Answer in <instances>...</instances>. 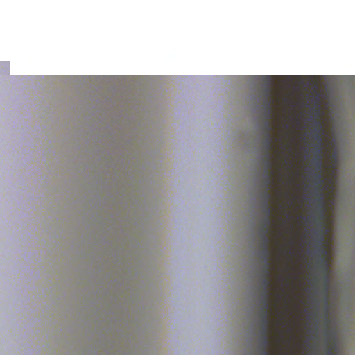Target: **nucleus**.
<instances>
[{"mask_svg": "<svg viewBox=\"0 0 355 355\" xmlns=\"http://www.w3.org/2000/svg\"><path fill=\"white\" fill-rule=\"evenodd\" d=\"M320 243H322V241H323V239H322V237H320Z\"/></svg>", "mask_w": 355, "mask_h": 355, "instance_id": "nucleus-16", "label": "nucleus"}, {"mask_svg": "<svg viewBox=\"0 0 355 355\" xmlns=\"http://www.w3.org/2000/svg\"><path fill=\"white\" fill-rule=\"evenodd\" d=\"M270 250L268 248H262L261 251V257L263 260L264 261V268H266V275H268L270 274Z\"/></svg>", "mask_w": 355, "mask_h": 355, "instance_id": "nucleus-7", "label": "nucleus"}, {"mask_svg": "<svg viewBox=\"0 0 355 355\" xmlns=\"http://www.w3.org/2000/svg\"><path fill=\"white\" fill-rule=\"evenodd\" d=\"M269 233L260 232V236L262 239L261 247L262 248H268L270 239L268 236Z\"/></svg>", "mask_w": 355, "mask_h": 355, "instance_id": "nucleus-10", "label": "nucleus"}, {"mask_svg": "<svg viewBox=\"0 0 355 355\" xmlns=\"http://www.w3.org/2000/svg\"><path fill=\"white\" fill-rule=\"evenodd\" d=\"M264 213L266 214V218L262 223V227L260 230V232L269 233L270 227V225H271L270 216H271L272 213L268 215L266 212H264Z\"/></svg>", "mask_w": 355, "mask_h": 355, "instance_id": "nucleus-8", "label": "nucleus"}, {"mask_svg": "<svg viewBox=\"0 0 355 355\" xmlns=\"http://www.w3.org/2000/svg\"><path fill=\"white\" fill-rule=\"evenodd\" d=\"M263 292H262V303L266 304L270 303V295L268 292V289L271 286V282L270 280V276L271 275V269L270 268V274L268 275H266V268H263Z\"/></svg>", "mask_w": 355, "mask_h": 355, "instance_id": "nucleus-5", "label": "nucleus"}, {"mask_svg": "<svg viewBox=\"0 0 355 355\" xmlns=\"http://www.w3.org/2000/svg\"><path fill=\"white\" fill-rule=\"evenodd\" d=\"M272 170L268 171L266 169V180L264 182V187L266 191L263 194V209L264 212H266L268 215L272 213V209L270 206V200L272 199V196L270 193L269 191L272 187L273 181L272 179Z\"/></svg>", "mask_w": 355, "mask_h": 355, "instance_id": "nucleus-3", "label": "nucleus"}, {"mask_svg": "<svg viewBox=\"0 0 355 355\" xmlns=\"http://www.w3.org/2000/svg\"><path fill=\"white\" fill-rule=\"evenodd\" d=\"M262 305L261 332L269 333V324L270 322L269 318L270 303H267V305L262 303Z\"/></svg>", "mask_w": 355, "mask_h": 355, "instance_id": "nucleus-6", "label": "nucleus"}, {"mask_svg": "<svg viewBox=\"0 0 355 355\" xmlns=\"http://www.w3.org/2000/svg\"><path fill=\"white\" fill-rule=\"evenodd\" d=\"M319 252L322 255H324L325 254V251L322 248H320Z\"/></svg>", "mask_w": 355, "mask_h": 355, "instance_id": "nucleus-13", "label": "nucleus"}, {"mask_svg": "<svg viewBox=\"0 0 355 355\" xmlns=\"http://www.w3.org/2000/svg\"><path fill=\"white\" fill-rule=\"evenodd\" d=\"M315 140H317L319 144L315 148V156L313 158V161L316 165L318 174L315 180V184L319 189V196L318 198V207L321 211V218H322L324 211V196L321 192L322 187L324 184V180L321 176V170L322 167V146L321 143L322 139L319 134H317L315 136Z\"/></svg>", "mask_w": 355, "mask_h": 355, "instance_id": "nucleus-1", "label": "nucleus"}, {"mask_svg": "<svg viewBox=\"0 0 355 355\" xmlns=\"http://www.w3.org/2000/svg\"><path fill=\"white\" fill-rule=\"evenodd\" d=\"M261 355H269V353H268V350H265L264 352H261Z\"/></svg>", "mask_w": 355, "mask_h": 355, "instance_id": "nucleus-14", "label": "nucleus"}, {"mask_svg": "<svg viewBox=\"0 0 355 355\" xmlns=\"http://www.w3.org/2000/svg\"><path fill=\"white\" fill-rule=\"evenodd\" d=\"M327 355H332V353L330 350H328Z\"/></svg>", "mask_w": 355, "mask_h": 355, "instance_id": "nucleus-15", "label": "nucleus"}, {"mask_svg": "<svg viewBox=\"0 0 355 355\" xmlns=\"http://www.w3.org/2000/svg\"><path fill=\"white\" fill-rule=\"evenodd\" d=\"M319 263L323 267L324 272L327 273L329 269L327 261L324 258H322L320 260Z\"/></svg>", "mask_w": 355, "mask_h": 355, "instance_id": "nucleus-11", "label": "nucleus"}, {"mask_svg": "<svg viewBox=\"0 0 355 355\" xmlns=\"http://www.w3.org/2000/svg\"><path fill=\"white\" fill-rule=\"evenodd\" d=\"M273 138L270 136L269 132L267 133L266 138L264 141V146L266 148V153L264 155L266 169L268 171L272 170L273 163L271 159L270 151L272 148Z\"/></svg>", "mask_w": 355, "mask_h": 355, "instance_id": "nucleus-4", "label": "nucleus"}, {"mask_svg": "<svg viewBox=\"0 0 355 355\" xmlns=\"http://www.w3.org/2000/svg\"><path fill=\"white\" fill-rule=\"evenodd\" d=\"M266 105L268 110H270V103L268 101H266Z\"/></svg>", "mask_w": 355, "mask_h": 355, "instance_id": "nucleus-12", "label": "nucleus"}, {"mask_svg": "<svg viewBox=\"0 0 355 355\" xmlns=\"http://www.w3.org/2000/svg\"><path fill=\"white\" fill-rule=\"evenodd\" d=\"M268 334L269 333L261 332V342L260 344V347L261 348L262 352L267 350L270 345Z\"/></svg>", "mask_w": 355, "mask_h": 355, "instance_id": "nucleus-9", "label": "nucleus"}, {"mask_svg": "<svg viewBox=\"0 0 355 355\" xmlns=\"http://www.w3.org/2000/svg\"><path fill=\"white\" fill-rule=\"evenodd\" d=\"M252 79L261 80L267 85H270V82L276 78L282 79L286 81L291 80H317L319 79H327L329 77L320 76H254L250 77Z\"/></svg>", "mask_w": 355, "mask_h": 355, "instance_id": "nucleus-2", "label": "nucleus"}]
</instances>
